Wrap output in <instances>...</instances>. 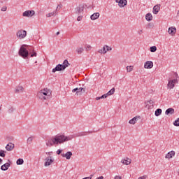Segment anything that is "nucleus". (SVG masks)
Here are the masks:
<instances>
[{"instance_id":"30","label":"nucleus","mask_w":179,"mask_h":179,"mask_svg":"<svg viewBox=\"0 0 179 179\" xmlns=\"http://www.w3.org/2000/svg\"><path fill=\"white\" fill-rule=\"evenodd\" d=\"M83 51H85V49L82 47L80 48H77L76 50V52H77V54L80 55L82 54V52H83Z\"/></svg>"},{"instance_id":"47","label":"nucleus","mask_w":179,"mask_h":179,"mask_svg":"<svg viewBox=\"0 0 179 179\" xmlns=\"http://www.w3.org/2000/svg\"><path fill=\"white\" fill-rule=\"evenodd\" d=\"M62 153V150H57V155H61Z\"/></svg>"},{"instance_id":"36","label":"nucleus","mask_w":179,"mask_h":179,"mask_svg":"<svg viewBox=\"0 0 179 179\" xmlns=\"http://www.w3.org/2000/svg\"><path fill=\"white\" fill-rule=\"evenodd\" d=\"M134 71V66H127V72H132Z\"/></svg>"},{"instance_id":"34","label":"nucleus","mask_w":179,"mask_h":179,"mask_svg":"<svg viewBox=\"0 0 179 179\" xmlns=\"http://www.w3.org/2000/svg\"><path fill=\"white\" fill-rule=\"evenodd\" d=\"M34 139V137H33V136L29 137L27 140L28 145H31V143L33 142Z\"/></svg>"},{"instance_id":"19","label":"nucleus","mask_w":179,"mask_h":179,"mask_svg":"<svg viewBox=\"0 0 179 179\" xmlns=\"http://www.w3.org/2000/svg\"><path fill=\"white\" fill-rule=\"evenodd\" d=\"M61 155L62 157H66L67 160H69L71 157H72V152L71 151L67 152L66 154L62 153Z\"/></svg>"},{"instance_id":"13","label":"nucleus","mask_w":179,"mask_h":179,"mask_svg":"<svg viewBox=\"0 0 179 179\" xmlns=\"http://www.w3.org/2000/svg\"><path fill=\"white\" fill-rule=\"evenodd\" d=\"M9 167H10V160L8 159V162H6L1 166V170H2V171H6Z\"/></svg>"},{"instance_id":"14","label":"nucleus","mask_w":179,"mask_h":179,"mask_svg":"<svg viewBox=\"0 0 179 179\" xmlns=\"http://www.w3.org/2000/svg\"><path fill=\"white\" fill-rule=\"evenodd\" d=\"M176 83H177V79L171 80L169 81L167 86L169 89H173L174 88Z\"/></svg>"},{"instance_id":"6","label":"nucleus","mask_w":179,"mask_h":179,"mask_svg":"<svg viewBox=\"0 0 179 179\" xmlns=\"http://www.w3.org/2000/svg\"><path fill=\"white\" fill-rule=\"evenodd\" d=\"M111 50H113V48H111V47L105 45L102 49H100L98 52L99 54H107V51H111Z\"/></svg>"},{"instance_id":"33","label":"nucleus","mask_w":179,"mask_h":179,"mask_svg":"<svg viewBox=\"0 0 179 179\" xmlns=\"http://www.w3.org/2000/svg\"><path fill=\"white\" fill-rule=\"evenodd\" d=\"M162 115V109L160 108H158L155 110V115L156 117H159V115Z\"/></svg>"},{"instance_id":"52","label":"nucleus","mask_w":179,"mask_h":179,"mask_svg":"<svg viewBox=\"0 0 179 179\" xmlns=\"http://www.w3.org/2000/svg\"><path fill=\"white\" fill-rule=\"evenodd\" d=\"M77 92V88H74L73 90H72V92L73 93H76Z\"/></svg>"},{"instance_id":"43","label":"nucleus","mask_w":179,"mask_h":179,"mask_svg":"<svg viewBox=\"0 0 179 179\" xmlns=\"http://www.w3.org/2000/svg\"><path fill=\"white\" fill-rule=\"evenodd\" d=\"M108 96L107 95V94H105L102 96H100V99H107Z\"/></svg>"},{"instance_id":"11","label":"nucleus","mask_w":179,"mask_h":179,"mask_svg":"<svg viewBox=\"0 0 179 179\" xmlns=\"http://www.w3.org/2000/svg\"><path fill=\"white\" fill-rule=\"evenodd\" d=\"M145 69H152L153 68V62L152 61H147L144 64Z\"/></svg>"},{"instance_id":"25","label":"nucleus","mask_w":179,"mask_h":179,"mask_svg":"<svg viewBox=\"0 0 179 179\" xmlns=\"http://www.w3.org/2000/svg\"><path fill=\"white\" fill-rule=\"evenodd\" d=\"M85 93V88L83 87H80V88H77V91L76 92V94L77 96H79V94H80V93Z\"/></svg>"},{"instance_id":"17","label":"nucleus","mask_w":179,"mask_h":179,"mask_svg":"<svg viewBox=\"0 0 179 179\" xmlns=\"http://www.w3.org/2000/svg\"><path fill=\"white\" fill-rule=\"evenodd\" d=\"M13 149H15V144H13L12 143H9L8 144L6 145V150L8 152H12Z\"/></svg>"},{"instance_id":"50","label":"nucleus","mask_w":179,"mask_h":179,"mask_svg":"<svg viewBox=\"0 0 179 179\" xmlns=\"http://www.w3.org/2000/svg\"><path fill=\"white\" fill-rule=\"evenodd\" d=\"M138 179H146V176H141Z\"/></svg>"},{"instance_id":"51","label":"nucleus","mask_w":179,"mask_h":179,"mask_svg":"<svg viewBox=\"0 0 179 179\" xmlns=\"http://www.w3.org/2000/svg\"><path fill=\"white\" fill-rule=\"evenodd\" d=\"M93 174H91L89 177H86L85 178H90V179H92L93 178Z\"/></svg>"},{"instance_id":"10","label":"nucleus","mask_w":179,"mask_h":179,"mask_svg":"<svg viewBox=\"0 0 179 179\" xmlns=\"http://www.w3.org/2000/svg\"><path fill=\"white\" fill-rule=\"evenodd\" d=\"M115 2L118 3L120 8H124L128 3L127 0H115Z\"/></svg>"},{"instance_id":"59","label":"nucleus","mask_w":179,"mask_h":179,"mask_svg":"<svg viewBox=\"0 0 179 179\" xmlns=\"http://www.w3.org/2000/svg\"><path fill=\"white\" fill-rule=\"evenodd\" d=\"M35 64H37V61H36V62H35Z\"/></svg>"},{"instance_id":"38","label":"nucleus","mask_w":179,"mask_h":179,"mask_svg":"<svg viewBox=\"0 0 179 179\" xmlns=\"http://www.w3.org/2000/svg\"><path fill=\"white\" fill-rule=\"evenodd\" d=\"M13 111H15V108L13 107H10L8 108V113H9V114H12V113H13Z\"/></svg>"},{"instance_id":"4","label":"nucleus","mask_w":179,"mask_h":179,"mask_svg":"<svg viewBox=\"0 0 179 179\" xmlns=\"http://www.w3.org/2000/svg\"><path fill=\"white\" fill-rule=\"evenodd\" d=\"M27 36V31L26 30L19 29L16 32V36H17V38H20V40L25 38V37Z\"/></svg>"},{"instance_id":"35","label":"nucleus","mask_w":179,"mask_h":179,"mask_svg":"<svg viewBox=\"0 0 179 179\" xmlns=\"http://www.w3.org/2000/svg\"><path fill=\"white\" fill-rule=\"evenodd\" d=\"M115 92V88H112L106 94L107 96H111L112 94H114Z\"/></svg>"},{"instance_id":"15","label":"nucleus","mask_w":179,"mask_h":179,"mask_svg":"<svg viewBox=\"0 0 179 179\" xmlns=\"http://www.w3.org/2000/svg\"><path fill=\"white\" fill-rule=\"evenodd\" d=\"M131 162L132 160L128 157H126L121 160V163H122V164H125V166H129V164H131Z\"/></svg>"},{"instance_id":"45","label":"nucleus","mask_w":179,"mask_h":179,"mask_svg":"<svg viewBox=\"0 0 179 179\" xmlns=\"http://www.w3.org/2000/svg\"><path fill=\"white\" fill-rule=\"evenodd\" d=\"M47 157H52L51 155H52V152H46Z\"/></svg>"},{"instance_id":"5","label":"nucleus","mask_w":179,"mask_h":179,"mask_svg":"<svg viewBox=\"0 0 179 179\" xmlns=\"http://www.w3.org/2000/svg\"><path fill=\"white\" fill-rule=\"evenodd\" d=\"M55 145H59L58 141L57 140V137H52V138L49 139L46 143V145L51 148V146H54Z\"/></svg>"},{"instance_id":"24","label":"nucleus","mask_w":179,"mask_h":179,"mask_svg":"<svg viewBox=\"0 0 179 179\" xmlns=\"http://www.w3.org/2000/svg\"><path fill=\"white\" fill-rule=\"evenodd\" d=\"M176 155V152L171 151L167 153V155L165 156L166 159H172V157Z\"/></svg>"},{"instance_id":"12","label":"nucleus","mask_w":179,"mask_h":179,"mask_svg":"<svg viewBox=\"0 0 179 179\" xmlns=\"http://www.w3.org/2000/svg\"><path fill=\"white\" fill-rule=\"evenodd\" d=\"M59 71H65V69L62 66V64H58L57 66H56V67L52 69V72H53V73H55V72H58Z\"/></svg>"},{"instance_id":"1","label":"nucleus","mask_w":179,"mask_h":179,"mask_svg":"<svg viewBox=\"0 0 179 179\" xmlns=\"http://www.w3.org/2000/svg\"><path fill=\"white\" fill-rule=\"evenodd\" d=\"M51 94H52L51 90L48 88H44L43 90H41L37 93V97L40 100H42V101H44V100H50V99H51Z\"/></svg>"},{"instance_id":"28","label":"nucleus","mask_w":179,"mask_h":179,"mask_svg":"<svg viewBox=\"0 0 179 179\" xmlns=\"http://www.w3.org/2000/svg\"><path fill=\"white\" fill-rule=\"evenodd\" d=\"M58 14V13L57 12V10H55L52 13H49L48 14H46V17H51V16H55Z\"/></svg>"},{"instance_id":"40","label":"nucleus","mask_w":179,"mask_h":179,"mask_svg":"<svg viewBox=\"0 0 179 179\" xmlns=\"http://www.w3.org/2000/svg\"><path fill=\"white\" fill-rule=\"evenodd\" d=\"M86 51H90L92 49V46L90 45H85Z\"/></svg>"},{"instance_id":"16","label":"nucleus","mask_w":179,"mask_h":179,"mask_svg":"<svg viewBox=\"0 0 179 179\" xmlns=\"http://www.w3.org/2000/svg\"><path fill=\"white\" fill-rule=\"evenodd\" d=\"M139 119H141V116H136L129 121V124H131V125H135L136 122H138V120Z\"/></svg>"},{"instance_id":"42","label":"nucleus","mask_w":179,"mask_h":179,"mask_svg":"<svg viewBox=\"0 0 179 179\" xmlns=\"http://www.w3.org/2000/svg\"><path fill=\"white\" fill-rule=\"evenodd\" d=\"M61 8H62V4L58 5L55 10L56 12H57V10H59V9H61Z\"/></svg>"},{"instance_id":"31","label":"nucleus","mask_w":179,"mask_h":179,"mask_svg":"<svg viewBox=\"0 0 179 179\" xmlns=\"http://www.w3.org/2000/svg\"><path fill=\"white\" fill-rule=\"evenodd\" d=\"M62 66L64 67V69H66V68H68V66H69V62H68V60L65 59L64 61Z\"/></svg>"},{"instance_id":"37","label":"nucleus","mask_w":179,"mask_h":179,"mask_svg":"<svg viewBox=\"0 0 179 179\" xmlns=\"http://www.w3.org/2000/svg\"><path fill=\"white\" fill-rule=\"evenodd\" d=\"M150 51L151 52H156V51H157V48L156 46H152L150 48Z\"/></svg>"},{"instance_id":"46","label":"nucleus","mask_w":179,"mask_h":179,"mask_svg":"<svg viewBox=\"0 0 179 179\" xmlns=\"http://www.w3.org/2000/svg\"><path fill=\"white\" fill-rule=\"evenodd\" d=\"M82 19H83V16L80 15L78 17L77 20H78V22H80V20H82Z\"/></svg>"},{"instance_id":"39","label":"nucleus","mask_w":179,"mask_h":179,"mask_svg":"<svg viewBox=\"0 0 179 179\" xmlns=\"http://www.w3.org/2000/svg\"><path fill=\"white\" fill-rule=\"evenodd\" d=\"M5 153H6V151H3L2 150H0V156L1 157H5Z\"/></svg>"},{"instance_id":"27","label":"nucleus","mask_w":179,"mask_h":179,"mask_svg":"<svg viewBox=\"0 0 179 179\" xmlns=\"http://www.w3.org/2000/svg\"><path fill=\"white\" fill-rule=\"evenodd\" d=\"M145 19L148 20V22H150L151 20H153V16L151 13H148L145 15Z\"/></svg>"},{"instance_id":"2","label":"nucleus","mask_w":179,"mask_h":179,"mask_svg":"<svg viewBox=\"0 0 179 179\" xmlns=\"http://www.w3.org/2000/svg\"><path fill=\"white\" fill-rule=\"evenodd\" d=\"M31 51V49L29 48L27 45H22L18 51V55L26 59L29 58V52Z\"/></svg>"},{"instance_id":"26","label":"nucleus","mask_w":179,"mask_h":179,"mask_svg":"<svg viewBox=\"0 0 179 179\" xmlns=\"http://www.w3.org/2000/svg\"><path fill=\"white\" fill-rule=\"evenodd\" d=\"M174 113V108H169L165 111L166 115H169V114L172 115Z\"/></svg>"},{"instance_id":"49","label":"nucleus","mask_w":179,"mask_h":179,"mask_svg":"<svg viewBox=\"0 0 179 179\" xmlns=\"http://www.w3.org/2000/svg\"><path fill=\"white\" fill-rule=\"evenodd\" d=\"M114 179H122V178L121 176H115L114 177Z\"/></svg>"},{"instance_id":"9","label":"nucleus","mask_w":179,"mask_h":179,"mask_svg":"<svg viewBox=\"0 0 179 179\" xmlns=\"http://www.w3.org/2000/svg\"><path fill=\"white\" fill-rule=\"evenodd\" d=\"M45 161L44 164L45 167H48V166H51V164L54 163V159H52V157H46L45 159Z\"/></svg>"},{"instance_id":"44","label":"nucleus","mask_w":179,"mask_h":179,"mask_svg":"<svg viewBox=\"0 0 179 179\" xmlns=\"http://www.w3.org/2000/svg\"><path fill=\"white\" fill-rule=\"evenodd\" d=\"M108 96L107 95V94H105L102 96H100V99H107Z\"/></svg>"},{"instance_id":"20","label":"nucleus","mask_w":179,"mask_h":179,"mask_svg":"<svg viewBox=\"0 0 179 179\" xmlns=\"http://www.w3.org/2000/svg\"><path fill=\"white\" fill-rule=\"evenodd\" d=\"M99 17H100L99 13H94L90 16L91 20H96V19H99Z\"/></svg>"},{"instance_id":"57","label":"nucleus","mask_w":179,"mask_h":179,"mask_svg":"<svg viewBox=\"0 0 179 179\" xmlns=\"http://www.w3.org/2000/svg\"><path fill=\"white\" fill-rule=\"evenodd\" d=\"M56 35H57V36H59V31H57V32L56 33Z\"/></svg>"},{"instance_id":"53","label":"nucleus","mask_w":179,"mask_h":179,"mask_svg":"<svg viewBox=\"0 0 179 179\" xmlns=\"http://www.w3.org/2000/svg\"><path fill=\"white\" fill-rule=\"evenodd\" d=\"M96 100L99 101V100H101V98H100V96H98L96 98Z\"/></svg>"},{"instance_id":"58","label":"nucleus","mask_w":179,"mask_h":179,"mask_svg":"<svg viewBox=\"0 0 179 179\" xmlns=\"http://www.w3.org/2000/svg\"><path fill=\"white\" fill-rule=\"evenodd\" d=\"M85 135H86V134H85V133H83V134H81V136H83Z\"/></svg>"},{"instance_id":"48","label":"nucleus","mask_w":179,"mask_h":179,"mask_svg":"<svg viewBox=\"0 0 179 179\" xmlns=\"http://www.w3.org/2000/svg\"><path fill=\"white\" fill-rule=\"evenodd\" d=\"M143 33V31L142 29L138 31V34L141 36Z\"/></svg>"},{"instance_id":"54","label":"nucleus","mask_w":179,"mask_h":179,"mask_svg":"<svg viewBox=\"0 0 179 179\" xmlns=\"http://www.w3.org/2000/svg\"><path fill=\"white\" fill-rule=\"evenodd\" d=\"M96 179H104V177L100 176V177L97 178Z\"/></svg>"},{"instance_id":"23","label":"nucleus","mask_w":179,"mask_h":179,"mask_svg":"<svg viewBox=\"0 0 179 179\" xmlns=\"http://www.w3.org/2000/svg\"><path fill=\"white\" fill-rule=\"evenodd\" d=\"M176 31H177V29L174 27H171L168 30V33H169V34H171V36H174V34H176Z\"/></svg>"},{"instance_id":"32","label":"nucleus","mask_w":179,"mask_h":179,"mask_svg":"<svg viewBox=\"0 0 179 179\" xmlns=\"http://www.w3.org/2000/svg\"><path fill=\"white\" fill-rule=\"evenodd\" d=\"M17 166H22V164H23L24 163V161L23 160V159L20 158L17 160L16 162Z\"/></svg>"},{"instance_id":"41","label":"nucleus","mask_w":179,"mask_h":179,"mask_svg":"<svg viewBox=\"0 0 179 179\" xmlns=\"http://www.w3.org/2000/svg\"><path fill=\"white\" fill-rule=\"evenodd\" d=\"M7 10H8V7L6 6H3L1 8V12H6Z\"/></svg>"},{"instance_id":"55","label":"nucleus","mask_w":179,"mask_h":179,"mask_svg":"<svg viewBox=\"0 0 179 179\" xmlns=\"http://www.w3.org/2000/svg\"><path fill=\"white\" fill-rule=\"evenodd\" d=\"M96 179H104V177L100 176V177L97 178Z\"/></svg>"},{"instance_id":"3","label":"nucleus","mask_w":179,"mask_h":179,"mask_svg":"<svg viewBox=\"0 0 179 179\" xmlns=\"http://www.w3.org/2000/svg\"><path fill=\"white\" fill-rule=\"evenodd\" d=\"M55 136L59 145H61L64 142H68V141H71V139H73V136H66L65 135L61 134H57Z\"/></svg>"},{"instance_id":"7","label":"nucleus","mask_w":179,"mask_h":179,"mask_svg":"<svg viewBox=\"0 0 179 179\" xmlns=\"http://www.w3.org/2000/svg\"><path fill=\"white\" fill-rule=\"evenodd\" d=\"M36 15V12L34 10H26L22 13V16L24 17H31Z\"/></svg>"},{"instance_id":"29","label":"nucleus","mask_w":179,"mask_h":179,"mask_svg":"<svg viewBox=\"0 0 179 179\" xmlns=\"http://www.w3.org/2000/svg\"><path fill=\"white\" fill-rule=\"evenodd\" d=\"M29 54L31 57H37V52L34 51V49H31V50H29Z\"/></svg>"},{"instance_id":"22","label":"nucleus","mask_w":179,"mask_h":179,"mask_svg":"<svg viewBox=\"0 0 179 179\" xmlns=\"http://www.w3.org/2000/svg\"><path fill=\"white\" fill-rule=\"evenodd\" d=\"M153 104H154L153 101L152 100L148 101L146 102V108H148V110L150 108H153Z\"/></svg>"},{"instance_id":"21","label":"nucleus","mask_w":179,"mask_h":179,"mask_svg":"<svg viewBox=\"0 0 179 179\" xmlns=\"http://www.w3.org/2000/svg\"><path fill=\"white\" fill-rule=\"evenodd\" d=\"M24 88L22 86H18L15 90V93H23Z\"/></svg>"},{"instance_id":"18","label":"nucleus","mask_w":179,"mask_h":179,"mask_svg":"<svg viewBox=\"0 0 179 179\" xmlns=\"http://www.w3.org/2000/svg\"><path fill=\"white\" fill-rule=\"evenodd\" d=\"M160 4H157L153 7L152 13H154V15H157V13H159L160 11Z\"/></svg>"},{"instance_id":"56","label":"nucleus","mask_w":179,"mask_h":179,"mask_svg":"<svg viewBox=\"0 0 179 179\" xmlns=\"http://www.w3.org/2000/svg\"><path fill=\"white\" fill-rule=\"evenodd\" d=\"M2 162H3L2 159L0 158V164H2Z\"/></svg>"},{"instance_id":"8","label":"nucleus","mask_w":179,"mask_h":179,"mask_svg":"<svg viewBox=\"0 0 179 179\" xmlns=\"http://www.w3.org/2000/svg\"><path fill=\"white\" fill-rule=\"evenodd\" d=\"M85 9V7L83 5H79L78 7L75 8V13L76 15H82L83 13V10Z\"/></svg>"},{"instance_id":"60","label":"nucleus","mask_w":179,"mask_h":179,"mask_svg":"<svg viewBox=\"0 0 179 179\" xmlns=\"http://www.w3.org/2000/svg\"><path fill=\"white\" fill-rule=\"evenodd\" d=\"M0 111H1V108H0Z\"/></svg>"}]
</instances>
